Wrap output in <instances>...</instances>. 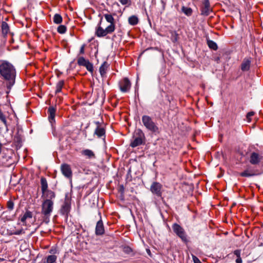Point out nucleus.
<instances>
[{
    "mask_svg": "<svg viewBox=\"0 0 263 263\" xmlns=\"http://www.w3.org/2000/svg\"><path fill=\"white\" fill-rule=\"evenodd\" d=\"M212 11L209 0H204L201 7V15L208 16Z\"/></svg>",
    "mask_w": 263,
    "mask_h": 263,
    "instance_id": "nucleus-15",
    "label": "nucleus"
},
{
    "mask_svg": "<svg viewBox=\"0 0 263 263\" xmlns=\"http://www.w3.org/2000/svg\"><path fill=\"white\" fill-rule=\"evenodd\" d=\"M8 112L6 111L2 108H0V121L4 124L6 128H8V123L7 118L8 116Z\"/></svg>",
    "mask_w": 263,
    "mask_h": 263,
    "instance_id": "nucleus-18",
    "label": "nucleus"
},
{
    "mask_svg": "<svg viewBox=\"0 0 263 263\" xmlns=\"http://www.w3.org/2000/svg\"><path fill=\"white\" fill-rule=\"evenodd\" d=\"M172 229L174 232L184 242H187V236L184 229L179 224L175 223L172 225Z\"/></svg>",
    "mask_w": 263,
    "mask_h": 263,
    "instance_id": "nucleus-8",
    "label": "nucleus"
},
{
    "mask_svg": "<svg viewBox=\"0 0 263 263\" xmlns=\"http://www.w3.org/2000/svg\"><path fill=\"white\" fill-rule=\"evenodd\" d=\"M121 4L123 5H127L128 6L131 5V1L130 0H119Z\"/></svg>",
    "mask_w": 263,
    "mask_h": 263,
    "instance_id": "nucleus-37",
    "label": "nucleus"
},
{
    "mask_svg": "<svg viewBox=\"0 0 263 263\" xmlns=\"http://www.w3.org/2000/svg\"><path fill=\"white\" fill-rule=\"evenodd\" d=\"M95 233L97 235L99 236L103 235L105 233L104 227L101 218L97 223L95 229Z\"/></svg>",
    "mask_w": 263,
    "mask_h": 263,
    "instance_id": "nucleus-17",
    "label": "nucleus"
},
{
    "mask_svg": "<svg viewBox=\"0 0 263 263\" xmlns=\"http://www.w3.org/2000/svg\"><path fill=\"white\" fill-rule=\"evenodd\" d=\"M44 200L42 202L41 206V214L43 218L46 222H48L50 220V217L53 210L54 202L53 199L54 198H50L44 197Z\"/></svg>",
    "mask_w": 263,
    "mask_h": 263,
    "instance_id": "nucleus-3",
    "label": "nucleus"
},
{
    "mask_svg": "<svg viewBox=\"0 0 263 263\" xmlns=\"http://www.w3.org/2000/svg\"><path fill=\"white\" fill-rule=\"evenodd\" d=\"M109 66V65L106 61L104 62L103 64L101 65L99 68V72L102 77L103 78L106 76V74Z\"/></svg>",
    "mask_w": 263,
    "mask_h": 263,
    "instance_id": "nucleus-20",
    "label": "nucleus"
},
{
    "mask_svg": "<svg viewBox=\"0 0 263 263\" xmlns=\"http://www.w3.org/2000/svg\"><path fill=\"white\" fill-rule=\"evenodd\" d=\"M142 121L145 127L148 130L154 133H159V128L157 124L153 121L152 118L147 115H144L142 117Z\"/></svg>",
    "mask_w": 263,
    "mask_h": 263,
    "instance_id": "nucleus-5",
    "label": "nucleus"
},
{
    "mask_svg": "<svg viewBox=\"0 0 263 263\" xmlns=\"http://www.w3.org/2000/svg\"><path fill=\"white\" fill-rule=\"evenodd\" d=\"M57 259V256L50 255L42 260V263H54Z\"/></svg>",
    "mask_w": 263,
    "mask_h": 263,
    "instance_id": "nucleus-23",
    "label": "nucleus"
},
{
    "mask_svg": "<svg viewBox=\"0 0 263 263\" xmlns=\"http://www.w3.org/2000/svg\"><path fill=\"white\" fill-rule=\"evenodd\" d=\"M16 76V69L13 64L6 60H0V78L4 81L9 91L15 84Z\"/></svg>",
    "mask_w": 263,
    "mask_h": 263,
    "instance_id": "nucleus-1",
    "label": "nucleus"
},
{
    "mask_svg": "<svg viewBox=\"0 0 263 263\" xmlns=\"http://www.w3.org/2000/svg\"><path fill=\"white\" fill-rule=\"evenodd\" d=\"M14 203L11 199L8 200L7 202V208L9 211H12L14 209Z\"/></svg>",
    "mask_w": 263,
    "mask_h": 263,
    "instance_id": "nucleus-34",
    "label": "nucleus"
},
{
    "mask_svg": "<svg viewBox=\"0 0 263 263\" xmlns=\"http://www.w3.org/2000/svg\"><path fill=\"white\" fill-rule=\"evenodd\" d=\"M119 85L120 89L122 92H126L129 90L131 87V83L128 78H124L119 81Z\"/></svg>",
    "mask_w": 263,
    "mask_h": 263,
    "instance_id": "nucleus-12",
    "label": "nucleus"
},
{
    "mask_svg": "<svg viewBox=\"0 0 263 263\" xmlns=\"http://www.w3.org/2000/svg\"><path fill=\"white\" fill-rule=\"evenodd\" d=\"M207 44H208L209 47L211 49H213L214 50H216L218 49V46H217V44L213 41L208 40Z\"/></svg>",
    "mask_w": 263,
    "mask_h": 263,
    "instance_id": "nucleus-31",
    "label": "nucleus"
},
{
    "mask_svg": "<svg viewBox=\"0 0 263 263\" xmlns=\"http://www.w3.org/2000/svg\"><path fill=\"white\" fill-rule=\"evenodd\" d=\"M67 28L65 25H61L57 28V31L60 34H63L66 32Z\"/></svg>",
    "mask_w": 263,
    "mask_h": 263,
    "instance_id": "nucleus-33",
    "label": "nucleus"
},
{
    "mask_svg": "<svg viewBox=\"0 0 263 263\" xmlns=\"http://www.w3.org/2000/svg\"><path fill=\"white\" fill-rule=\"evenodd\" d=\"M128 23L133 26L137 25L139 22V19L136 15H132L128 18Z\"/></svg>",
    "mask_w": 263,
    "mask_h": 263,
    "instance_id": "nucleus-27",
    "label": "nucleus"
},
{
    "mask_svg": "<svg viewBox=\"0 0 263 263\" xmlns=\"http://www.w3.org/2000/svg\"><path fill=\"white\" fill-rule=\"evenodd\" d=\"M63 18L62 16L59 14H55L53 16V21L56 24H60L62 22Z\"/></svg>",
    "mask_w": 263,
    "mask_h": 263,
    "instance_id": "nucleus-30",
    "label": "nucleus"
},
{
    "mask_svg": "<svg viewBox=\"0 0 263 263\" xmlns=\"http://www.w3.org/2000/svg\"><path fill=\"white\" fill-rule=\"evenodd\" d=\"M234 254L236 256L237 258L235 260L236 263H242V259L241 258L240 255H241V250L237 249L235 250L233 252Z\"/></svg>",
    "mask_w": 263,
    "mask_h": 263,
    "instance_id": "nucleus-29",
    "label": "nucleus"
},
{
    "mask_svg": "<svg viewBox=\"0 0 263 263\" xmlns=\"http://www.w3.org/2000/svg\"><path fill=\"white\" fill-rule=\"evenodd\" d=\"M48 185L46 179L42 177L41 178V188L42 193V197H48L50 198H55V193L53 191L48 190Z\"/></svg>",
    "mask_w": 263,
    "mask_h": 263,
    "instance_id": "nucleus-7",
    "label": "nucleus"
},
{
    "mask_svg": "<svg viewBox=\"0 0 263 263\" xmlns=\"http://www.w3.org/2000/svg\"><path fill=\"white\" fill-rule=\"evenodd\" d=\"M67 134H68V135H70V132L69 131V132H68V133H67Z\"/></svg>",
    "mask_w": 263,
    "mask_h": 263,
    "instance_id": "nucleus-44",
    "label": "nucleus"
},
{
    "mask_svg": "<svg viewBox=\"0 0 263 263\" xmlns=\"http://www.w3.org/2000/svg\"><path fill=\"white\" fill-rule=\"evenodd\" d=\"M133 139L134 140L131 142L130 146L132 147H136L144 143L145 139V135L141 129H137L134 133Z\"/></svg>",
    "mask_w": 263,
    "mask_h": 263,
    "instance_id": "nucleus-6",
    "label": "nucleus"
},
{
    "mask_svg": "<svg viewBox=\"0 0 263 263\" xmlns=\"http://www.w3.org/2000/svg\"><path fill=\"white\" fill-rule=\"evenodd\" d=\"M118 192L120 194V197L121 200H123L124 198V191L125 189L123 184L119 185Z\"/></svg>",
    "mask_w": 263,
    "mask_h": 263,
    "instance_id": "nucleus-32",
    "label": "nucleus"
},
{
    "mask_svg": "<svg viewBox=\"0 0 263 263\" xmlns=\"http://www.w3.org/2000/svg\"><path fill=\"white\" fill-rule=\"evenodd\" d=\"M192 258L194 263H202L198 258L195 255H192Z\"/></svg>",
    "mask_w": 263,
    "mask_h": 263,
    "instance_id": "nucleus-39",
    "label": "nucleus"
},
{
    "mask_svg": "<svg viewBox=\"0 0 263 263\" xmlns=\"http://www.w3.org/2000/svg\"><path fill=\"white\" fill-rule=\"evenodd\" d=\"M175 40L173 41V42H175L177 40L178 34L176 33V32L175 33Z\"/></svg>",
    "mask_w": 263,
    "mask_h": 263,
    "instance_id": "nucleus-41",
    "label": "nucleus"
},
{
    "mask_svg": "<svg viewBox=\"0 0 263 263\" xmlns=\"http://www.w3.org/2000/svg\"><path fill=\"white\" fill-rule=\"evenodd\" d=\"M162 188L161 184L158 182H154L151 186L150 190L152 193L158 197H161L162 196Z\"/></svg>",
    "mask_w": 263,
    "mask_h": 263,
    "instance_id": "nucleus-13",
    "label": "nucleus"
},
{
    "mask_svg": "<svg viewBox=\"0 0 263 263\" xmlns=\"http://www.w3.org/2000/svg\"><path fill=\"white\" fill-rule=\"evenodd\" d=\"M71 209V199L68 197V195H66L64 201L62 204L61 209L60 213L65 216L67 218L68 215Z\"/></svg>",
    "mask_w": 263,
    "mask_h": 263,
    "instance_id": "nucleus-10",
    "label": "nucleus"
},
{
    "mask_svg": "<svg viewBox=\"0 0 263 263\" xmlns=\"http://www.w3.org/2000/svg\"><path fill=\"white\" fill-rule=\"evenodd\" d=\"M56 108L53 106H50L48 109V119L50 123L55 122V116Z\"/></svg>",
    "mask_w": 263,
    "mask_h": 263,
    "instance_id": "nucleus-19",
    "label": "nucleus"
},
{
    "mask_svg": "<svg viewBox=\"0 0 263 263\" xmlns=\"http://www.w3.org/2000/svg\"><path fill=\"white\" fill-rule=\"evenodd\" d=\"M66 130H66V129L63 128V129H62V132H62V134H64V132H66Z\"/></svg>",
    "mask_w": 263,
    "mask_h": 263,
    "instance_id": "nucleus-42",
    "label": "nucleus"
},
{
    "mask_svg": "<svg viewBox=\"0 0 263 263\" xmlns=\"http://www.w3.org/2000/svg\"><path fill=\"white\" fill-rule=\"evenodd\" d=\"M95 123L97 125V127L102 126L101 123H100L99 121H95Z\"/></svg>",
    "mask_w": 263,
    "mask_h": 263,
    "instance_id": "nucleus-40",
    "label": "nucleus"
},
{
    "mask_svg": "<svg viewBox=\"0 0 263 263\" xmlns=\"http://www.w3.org/2000/svg\"><path fill=\"white\" fill-rule=\"evenodd\" d=\"M116 15L115 13H105L103 14L106 21L109 23V25L104 29L101 26L102 17L96 28L95 34L99 37H104L108 34H111L116 29V21L114 16Z\"/></svg>",
    "mask_w": 263,
    "mask_h": 263,
    "instance_id": "nucleus-2",
    "label": "nucleus"
},
{
    "mask_svg": "<svg viewBox=\"0 0 263 263\" xmlns=\"http://www.w3.org/2000/svg\"><path fill=\"white\" fill-rule=\"evenodd\" d=\"M162 3L163 4V5L164 6L165 3H164V2H163V1H162Z\"/></svg>",
    "mask_w": 263,
    "mask_h": 263,
    "instance_id": "nucleus-43",
    "label": "nucleus"
},
{
    "mask_svg": "<svg viewBox=\"0 0 263 263\" xmlns=\"http://www.w3.org/2000/svg\"><path fill=\"white\" fill-rule=\"evenodd\" d=\"M247 160L252 165L256 167L261 164L263 156L259 150L250 151L247 153Z\"/></svg>",
    "mask_w": 263,
    "mask_h": 263,
    "instance_id": "nucleus-4",
    "label": "nucleus"
},
{
    "mask_svg": "<svg viewBox=\"0 0 263 263\" xmlns=\"http://www.w3.org/2000/svg\"><path fill=\"white\" fill-rule=\"evenodd\" d=\"M61 171L62 174L67 178L72 177V173L70 166L66 163L62 164L61 166Z\"/></svg>",
    "mask_w": 263,
    "mask_h": 263,
    "instance_id": "nucleus-14",
    "label": "nucleus"
},
{
    "mask_svg": "<svg viewBox=\"0 0 263 263\" xmlns=\"http://www.w3.org/2000/svg\"><path fill=\"white\" fill-rule=\"evenodd\" d=\"M77 64L79 66L85 67L90 72H93V64L90 63L88 60L85 59L83 57H80L78 59Z\"/></svg>",
    "mask_w": 263,
    "mask_h": 263,
    "instance_id": "nucleus-11",
    "label": "nucleus"
},
{
    "mask_svg": "<svg viewBox=\"0 0 263 263\" xmlns=\"http://www.w3.org/2000/svg\"><path fill=\"white\" fill-rule=\"evenodd\" d=\"M123 251L126 254H129L133 252V250L129 246H125L123 248Z\"/></svg>",
    "mask_w": 263,
    "mask_h": 263,
    "instance_id": "nucleus-35",
    "label": "nucleus"
},
{
    "mask_svg": "<svg viewBox=\"0 0 263 263\" xmlns=\"http://www.w3.org/2000/svg\"><path fill=\"white\" fill-rule=\"evenodd\" d=\"M32 217V213L29 211H27L23 216L21 217V220L22 222H25L27 219H30Z\"/></svg>",
    "mask_w": 263,
    "mask_h": 263,
    "instance_id": "nucleus-28",
    "label": "nucleus"
},
{
    "mask_svg": "<svg viewBox=\"0 0 263 263\" xmlns=\"http://www.w3.org/2000/svg\"><path fill=\"white\" fill-rule=\"evenodd\" d=\"M254 112L253 111L249 112L246 116L247 120L248 122H250L252 120L251 117L253 116Z\"/></svg>",
    "mask_w": 263,
    "mask_h": 263,
    "instance_id": "nucleus-36",
    "label": "nucleus"
},
{
    "mask_svg": "<svg viewBox=\"0 0 263 263\" xmlns=\"http://www.w3.org/2000/svg\"><path fill=\"white\" fill-rule=\"evenodd\" d=\"M64 84L65 82L64 80H60L56 84V89L55 90V94H58L61 92Z\"/></svg>",
    "mask_w": 263,
    "mask_h": 263,
    "instance_id": "nucleus-25",
    "label": "nucleus"
},
{
    "mask_svg": "<svg viewBox=\"0 0 263 263\" xmlns=\"http://www.w3.org/2000/svg\"><path fill=\"white\" fill-rule=\"evenodd\" d=\"M2 33L4 36H7V35L10 32V28L8 24L5 22H3L2 23Z\"/></svg>",
    "mask_w": 263,
    "mask_h": 263,
    "instance_id": "nucleus-22",
    "label": "nucleus"
},
{
    "mask_svg": "<svg viewBox=\"0 0 263 263\" xmlns=\"http://www.w3.org/2000/svg\"><path fill=\"white\" fill-rule=\"evenodd\" d=\"M259 174L258 170L255 168V166L253 165H247L243 171L240 172L239 175L240 177L249 178Z\"/></svg>",
    "mask_w": 263,
    "mask_h": 263,
    "instance_id": "nucleus-9",
    "label": "nucleus"
},
{
    "mask_svg": "<svg viewBox=\"0 0 263 263\" xmlns=\"http://www.w3.org/2000/svg\"><path fill=\"white\" fill-rule=\"evenodd\" d=\"M94 134L96 135L98 138H102L103 136L105 137V129L103 126L97 127Z\"/></svg>",
    "mask_w": 263,
    "mask_h": 263,
    "instance_id": "nucleus-21",
    "label": "nucleus"
},
{
    "mask_svg": "<svg viewBox=\"0 0 263 263\" xmlns=\"http://www.w3.org/2000/svg\"><path fill=\"white\" fill-rule=\"evenodd\" d=\"M86 44H83L81 48H80V51H79V54L80 55H82V54H84V53H85V48L86 47Z\"/></svg>",
    "mask_w": 263,
    "mask_h": 263,
    "instance_id": "nucleus-38",
    "label": "nucleus"
},
{
    "mask_svg": "<svg viewBox=\"0 0 263 263\" xmlns=\"http://www.w3.org/2000/svg\"><path fill=\"white\" fill-rule=\"evenodd\" d=\"M181 11L187 16H191L193 12L192 8L184 6L181 7Z\"/></svg>",
    "mask_w": 263,
    "mask_h": 263,
    "instance_id": "nucleus-26",
    "label": "nucleus"
},
{
    "mask_svg": "<svg viewBox=\"0 0 263 263\" xmlns=\"http://www.w3.org/2000/svg\"><path fill=\"white\" fill-rule=\"evenodd\" d=\"M251 64V58H245L240 65L241 70L242 71H248L250 70Z\"/></svg>",
    "mask_w": 263,
    "mask_h": 263,
    "instance_id": "nucleus-16",
    "label": "nucleus"
},
{
    "mask_svg": "<svg viewBox=\"0 0 263 263\" xmlns=\"http://www.w3.org/2000/svg\"><path fill=\"white\" fill-rule=\"evenodd\" d=\"M82 154L89 159L95 158V153L90 149H86L82 151Z\"/></svg>",
    "mask_w": 263,
    "mask_h": 263,
    "instance_id": "nucleus-24",
    "label": "nucleus"
}]
</instances>
